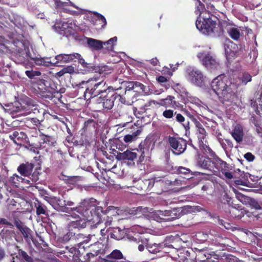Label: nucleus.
Wrapping results in <instances>:
<instances>
[{"label": "nucleus", "mask_w": 262, "mask_h": 262, "mask_svg": "<svg viewBox=\"0 0 262 262\" xmlns=\"http://www.w3.org/2000/svg\"><path fill=\"white\" fill-rule=\"evenodd\" d=\"M211 87L223 103H231L234 100L237 86L226 76H219L214 78L212 81Z\"/></svg>", "instance_id": "nucleus-1"}, {"label": "nucleus", "mask_w": 262, "mask_h": 262, "mask_svg": "<svg viewBox=\"0 0 262 262\" xmlns=\"http://www.w3.org/2000/svg\"><path fill=\"white\" fill-rule=\"evenodd\" d=\"M97 201L93 198H86L82 200L78 206L70 208V210L75 211L82 216L86 217L88 220H93V214L97 217L103 209L101 207L97 206Z\"/></svg>", "instance_id": "nucleus-2"}, {"label": "nucleus", "mask_w": 262, "mask_h": 262, "mask_svg": "<svg viewBox=\"0 0 262 262\" xmlns=\"http://www.w3.org/2000/svg\"><path fill=\"white\" fill-rule=\"evenodd\" d=\"M83 85L86 88L84 95L86 96L88 94L90 98L99 95L103 96L110 91V87L106 84V81L100 80L96 77L90 78L87 81H82L78 85L79 88H83Z\"/></svg>", "instance_id": "nucleus-3"}, {"label": "nucleus", "mask_w": 262, "mask_h": 262, "mask_svg": "<svg viewBox=\"0 0 262 262\" xmlns=\"http://www.w3.org/2000/svg\"><path fill=\"white\" fill-rule=\"evenodd\" d=\"M195 25L196 27L205 35L213 34L215 36H219L222 33L221 27L210 16L208 17L206 16H204L202 22L198 19L196 20Z\"/></svg>", "instance_id": "nucleus-4"}, {"label": "nucleus", "mask_w": 262, "mask_h": 262, "mask_svg": "<svg viewBox=\"0 0 262 262\" xmlns=\"http://www.w3.org/2000/svg\"><path fill=\"white\" fill-rule=\"evenodd\" d=\"M55 59L56 60V61L54 63V65L56 66H59V65L58 64L59 62L67 63L72 61L75 62L78 60L79 63L81 64L84 68H85L88 71L90 72L96 70L91 63L86 62L84 59H83L78 53L61 54L56 56Z\"/></svg>", "instance_id": "nucleus-5"}, {"label": "nucleus", "mask_w": 262, "mask_h": 262, "mask_svg": "<svg viewBox=\"0 0 262 262\" xmlns=\"http://www.w3.org/2000/svg\"><path fill=\"white\" fill-rule=\"evenodd\" d=\"M210 48L206 49L197 54V57L202 64L210 70L217 69L219 67V62L215 56L210 51Z\"/></svg>", "instance_id": "nucleus-6"}, {"label": "nucleus", "mask_w": 262, "mask_h": 262, "mask_svg": "<svg viewBox=\"0 0 262 262\" xmlns=\"http://www.w3.org/2000/svg\"><path fill=\"white\" fill-rule=\"evenodd\" d=\"M168 143L171 149L172 153L179 156L185 152L187 146V142L182 138L169 136Z\"/></svg>", "instance_id": "nucleus-7"}, {"label": "nucleus", "mask_w": 262, "mask_h": 262, "mask_svg": "<svg viewBox=\"0 0 262 262\" xmlns=\"http://www.w3.org/2000/svg\"><path fill=\"white\" fill-rule=\"evenodd\" d=\"M186 73L187 79L191 83L198 86H202L204 84L206 77L199 70L189 67L187 69Z\"/></svg>", "instance_id": "nucleus-8"}, {"label": "nucleus", "mask_w": 262, "mask_h": 262, "mask_svg": "<svg viewBox=\"0 0 262 262\" xmlns=\"http://www.w3.org/2000/svg\"><path fill=\"white\" fill-rule=\"evenodd\" d=\"M117 98L121 99V96L114 91H108L103 96H100L97 100L98 103H102L104 108L111 110L114 105V102Z\"/></svg>", "instance_id": "nucleus-9"}, {"label": "nucleus", "mask_w": 262, "mask_h": 262, "mask_svg": "<svg viewBox=\"0 0 262 262\" xmlns=\"http://www.w3.org/2000/svg\"><path fill=\"white\" fill-rule=\"evenodd\" d=\"M56 30L60 34L67 37L74 34L75 24L72 21L56 23L54 25Z\"/></svg>", "instance_id": "nucleus-10"}, {"label": "nucleus", "mask_w": 262, "mask_h": 262, "mask_svg": "<svg viewBox=\"0 0 262 262\" xmlns=\"http://www.w3.org/2000/svg\"><path fill=\"white\" fill-rule=\"evenodd\" d=\"M12 111L17 114L18 116H27L31 113L35 114L36 112H39L36 105L28 103L24 105L20 104L19 106H16Z\"/></svg>", "instance_id": "nucleus-11"}, {"label": "nucleus", "mask_w": 262, "mask_h": 262, "mask_svg": "<svg viewBox=\"0 0 262 262\" xmlns=\"http://www.w3.org/2000/svg\"><path fill=\"white\" fill-rule=\"evenodd\" d=\"M195 126L197 128V134L198 137L201 141L199 142V145L201 148H202L203 149L207 151V150H210V148L208 146L203 143V141L202 140H204L206 136V132L204 128L203 127V125L199 122H196L195 123Z\"/></svg>", "instance_id": "nucleus-12"}, {"label": "nucleus", "mask_w": 262, "mask_h": 262, "mask_svg": "<svg viewBox=\"0 0 262 262\" xmlns=\"http://www.w3.org/2000/svg\"><path fill=\"white\" fill-rule=\"evenodd\" d=\"M228 164L218 157H213L212 158L211 166L213 171H221L222 170H225V168L228 167Z\"/></svg>", "instance_id": "nucleus-13"}, {"label": "nucleus", "mask_w": 262, "mask_h": 262, "mask_svg": "<svg viewBox=\"0 0 262 262\" xmlns=\"http://www.w3.org/2000/svg\"><path fill=\"white\" fill-rule=\"evenodd\" d=\"M124 259L122 252L117 249L114 250L105 258L102 259L101 262H116L117 260Z\"/></svg>", "instance_id": "nucleus-14"}, {"label": "nucleus", "mask_w": 262, "mask_h": 262, "mask_svg": "<svg viewBox=\"0 0 262 262\" xmlns=\"http://www.w3.org/2000/svg\"><path fill=\"white\" fill-rule=\"evenodd\" d=\"M34 168V165L27 162L21 164L17 168L18 172L24 177H29L32 173Z\"/></svg>", "instance_id": "nucleus-15"}, {"label": "nucleus", "mask_w": 262, "mask_h": 262, "mask_svg": "<svg viewBox=\"0 0 262 262\" xmlns=\"http://www.w3.org/2000/svg\"><path fill=\"white\" fill-rule=\"evenodd\" d=\"M188 211V207L176 208L170 210V215L167 220H173L180 217L181 215L186 213Z\"/></svg>", "instance_id": "nucleus-16"}, {"label": "nucleus", "mask_w": 262, "mask_h": 262, "mask_svg": "<svg viewBox=\"0 0 262 262\" xmlns=\"http://www.w3.org/2000/svg\"><path fill=\"white\" fill-rule=\"evenodd\" d=\"M137 157V152L127 150L123 152H119L116 156V159L118 160H127L129 161H134Z\"/></svg>", "instance_id": "nucleus-17"}, {"label": "nucleus", "mask_w": 262, "mask_h": 262, "mask_svg": "<svg viewBox=\"0 0 262 262\" xmlns=\"http://www.w3.org/2000/svg\"><path fill=\"white\" fill-rule=\"evenodd\" d=\"M26 56L34 60L35 63L39 66H45L49 67L54 65V63L52 62L50 58H33L31 56L30 53H27Z\"/></svg>", "instance_id": "nucleus-18"}, {"label": "nucleus", "mask_w": 262, "mask_h": 262, "mask_svg": "<svg viewBox=\"0 0 262 262\" xmlns=\"http://www.w3.org/2000/svg\"><path fill=\"white\" fill-rule=\"evenodd\" d=\"M231 135L237 143H241L244 137V132L242 126L240 125H236L233 130L231 132Z\"/></svg>", "instance_id": "nucleus-19"}, {"label": "nucleus", "mask_w": 262, "mask_h": 262, "mask_svg": "<svg viewBox=\"0 0 262 262\" xmlns=\"http://www.w3.org/2000/svg\"><path fill=\"white\" fill-rule=\"evenodd\" d=\"M183 181L180 179H176L174 181H172L168 180L161 179L159 178H155L154 182L158 184L159 183L161 185H169L171 186H181L183 184Z\"/></svg>", "instance_id": "nucleus-20"}, {"label": "nucleus", "mask_w": 262, "mask_h": 262, "mask_svg": "<svg viewBox=\"0 0 262 262\" xmlns=\"http://www.w3.org/2000/svg\"><path fill=\"white\" fill-rule=\"evenodd\" d=\"M88 47L93 51L103 48V41L92 38H86Z\"/></svg>", "instance_id": "nucleus-21"}, {"label": "nucleus", "mask_w": 262, "mask_h": 262, "mask_svg": "<svg viewBox=\"0 0 262 262\" xmlns=\"http://www.w3.org/2000/svg\"><path fill=\"white\" fill-rule=\"evenodd\" d=\"M212 164V158H204L201 159L198 162V166L202 168L207 169L210 171L212 170V167L211 166Z\"/></svg>", "instance_id": "nucleus-22"}, {"label": "nucleus", "mask_w": 262, "mask_h": 262, "mask_svg": "<svg viewBox=\"0 0 262 262\" xmlns=\"http://www.w3.org/2000/svg\"><path fill=\"white\" fill-rule=\"evenodd\" d=\"M34 206L36 209V214L37 215L43 214L46 216H49L48 210L45 205L37 201L36 202L34 203Z\"/></svg>", "instance_id": "nucleus-23"}, {"label": "nucleus", "mask_w": 262, "mask_h": 262, "mask_svg": "<svg viewBox=\"0 0 262 262\" xmlns=\"http://www.w3.org/2000/svg\"><path fill=\"white\" fill-rule=\"evenodd\" d=\"M134 92H142L144 93L145 95H148L151 94L152 92L150 91V89L148 88H147L142 83L138 82V81H134Z\"/></svg>", "instance_id": "nucleus-24"}, {"label": "nucleus", "mask_w": 262, "mask_h": 262, "mask_svg": "<svg viewBox=\"0 0 262 262\" xmlns=\"http://www.w3.org/2000/svg\"><path fill=\"white\" fill-rule=\"evenodd\" d=\"M229 36L233 40H237L241 36L240 30L238 28L230 27L227 29Z\"/></svg>", "instance_id": "nucleus-25"}, {"label": "nucleus", "mask_w": 262, "mask_h": 262, "mask_svg": "<svg viewBox=\"0 0 262 262\" xmlns=\"http://www.w3.org/2000/svg\"><path fill=\"white\" fill-rule=\"evenodd\" d=\"M211 257V254L207 250H200L196 254L198 259L202 262L207 261Z\"/></svg>", "instance_id": "nucleus-26"}, {"label": "nucleus", "mask_w": 262, "mask_h": 262, "mask_svg": "<svg viewBox=\"0 0 262 262\" xmlns=\"http://www.w3.org/2000/svg\"><path fill=\"white\" fill-rule=\"evenodd\" d=\"M155 103V101H150L144 104V105L142 106H141L139 110H137V108L134 110L135 114L137 116L138 118H140V116H138V115H142L143 113H145L146 111L149 109V107L150 106L151 103Z\"/></svg>", "instance_id": "nucleus-27"}, {"label": "nucleus", "mask_w": 262, "mask_h": 262, "mask_svg": "<svg viewBox=\"0 0 262 262\" xmlns=\"http://www.w3.org/2000/svg\"><path fill=\"white\" fill-rule=\"evenodd\" d=\"M174 115H176V119L177 121H178L179 123H182V125L186 132L188 130H189L190 128L189 121H187L186 122H185V118L181 114L177 113V112H175Z\"/></svg>", "instance_id": "nucleus-28"}, {"label": "nucleus", "mask_w": 262, "mask_h": 262, "mask_svg": "<svg viewBox=\"0 0 262 262\" xmlns=\"http://www.w3.org/2000/svg\"><path fill=\"white\" fill-rule=\"evenodd\" d=\"M91 221V220H88L86 217H83V219H80L79 220L73 222L72 223V226L74 228H84L86 226L87 222Z\"/></svg>", "instance_id": "nucleus-29"}, {"label": "nucleus", "mask_w": 262, "mask_h": 262, "mask_svg": "<svg viewBox=\"0 0 262 262\" xmlns=\"http://www.w3.org/2000/svg\"><path fill=\"white\" fill-rule=\"evenodd\" d=\"M146 208H142V207H139L136 208H133L129 209L127 210L128 213L130 215H139L140 216L141 215H143L146 211Z\"/></svg>", "instance_id": "nucleus-30"}, {"label": "nucleus", "mask_w": 262, "mask_h": 262, "mask_svg": "<svg viewBox=\"0 0 262 262\" xmlns=\"http://www.w3.org/2000/svg\"><path fill=\"white\" fill-rule=\"evenodd\" d=\"M57 205L58 206L56 210L68 212L70 208L66 207V200H62L60 198L57 197Z\"/></svg>", "instance_id": "nucleus-31"}, {"label": "nucleus", "mask_w": 262, "mask_h": 262, "mask_svg": "<svg viewBox=\"0 0 262 262\" xmlns=\"http://www.w3.org/2000/svg\"><path fill=\"white\" fill-rule=\"evenodd\" d=\"M141 133V131L137 130L135 132H133L132 134L126 135L124 137L123 140L126 143H130L135 140L137 136H138Z\"/></svg>", "instance_id": "nucleus-32"}, {"label": "nucleus", "mask_w": 262, "mask_h": 262, "mask_svg": "<svg viewBox=\"0 0 262 262\" xmlns=\"http://www.w3.org/2000/svg\"><path fill=\"white\" fill-rule=\"evenodd\" d=\"M19 230L22 233L24 237L26 239H30L32 238V231L27 226H24Z\"/></svg>", "instance_id": "nucleus-33"}, {"label": "nucleus", "mask_w": 262, "mask_h": 262, "mask_svg": "<svg viewBox=\"0 0 262 262\" xmlns=\"http://www.w3.org/2000/svg\"><path fill=\"white\" fill-rule=\"evenodd\" d=\"M117 40V37H114L113 38H111L107 41L103 42V46H106L105 48L108 50H112L114 46V43L116 42Z\"/></svg>", "instance_id": "nucleus-34"}, {"label": "nucleus", "mask_w": 262, "mask_h": 262, "mask_svg": "<svg viewBox=\"0 0 262 262\" xmlns=\"http://www.w3.org/2000/svg\"><path fill=\"white\" fill-rule=\"evenodd\" d=\"M45 200L49 203L55 210L57 207V196H45Z\"/></svg>", "instance_id": "nucleus-35"}, {"label": "nucleus", "mask_w": 262, "mask_h": 262, "mask_svg": "<svg viewBox=\"0 0 262 262\" xmlns=\"http://www.w3.org/2000/svg\"><path fill=\"white\" fill-rule=\"evenodd\" d=\"M122 85L125 88V94H126L127 92L130 91L134 89V81H124Z\"/></svg>", "instance_id": "nucleus-36"}, {"label": "nucleus", "mask_w": 262, "mask_h": 262, "mask_svg": "<svg viewBox=\"0 0 262 262\" xmlns=\"http://www.w3.org/2000/svg\"><path fill=\"white\" fill-rule=\"evenodd\" d=\"M240 79L242 83L246 85L248 82L251 81L252 76L248 73L244 72L243 73Z\"/></svg>", "instance_id": "nucleus-37"}, {"label": "nucleus", "mask_w": 262, "mask_h": 262, "mask_svg": "<svg viewBox=\"0 0 262 262\" xmlns=\"http://www.w3.org/2000/svg\"><path fill=\"white\" fill-rule=\"evenodd\" d=\"M195 5L196 6V8L195 11L196 14H199V16H200L202 13H207L206 11L203 12L204 9V5L200 1H198L196 2Z\"/></svg>", "instance_id": "nucleus-38"}, {"label": "nucleus", "mask_w": 262, "mask_h": 262, "mask_svg": "<svg viewBox=\"0 0 262 262\" xmlns=\"http://www.w3.org/2000/svg\"><path fill=\"white\" fill-rule=\"evenodd\" d=\"M253 123L256 127L255 130L257 135L260 137H262V127L261 123L259 121L255 119L254 120Z\"/></svg>", "instance_id": "nucleus-39"}, {"label": "nucleus", "mask_w": 262, "mask_h": 262, "mask_svg": "<svg viewBox=\"0 0 262 262\" xmlns=\"http://www.w3.org/2000/svg\"><path fill=\"white\" fill-rule=\"evenodd\" d=\"M18 254L27 262L33 261V258L31 256H29L25 251L21 249L19 250Z\"/></svg>", "instance_id": "nucleus-40"}, {"label": "nucleus", "mask_w": 262, "mask_h": 262, "mask_svg": "<svg viewBox=\"0 0 262 262\" xmlns=\"http://www.w3.org/2000/svg\"><path fill=\"white\" fill-rule=\"evenodd\" d=\"M137 151H138L140 154V156L139 157V161L140 162H142L144 158V154L145 152V150H147L144 147L143 144H140L139 146V148L136 149Z\"/></svg>", "instance_id": "nucleus-41"}, {"label": "nucleus", "mask_w": 262, "mask_h": 262, "mask_svg": "<svg viewBox=\"0 0 262 262\" xmlns=\"http://www.w3.org/2000/svg\"><path fill=\"white\" fill-rule=\"evenodd\" d=\"M25 73L30 79H33L36 76H39L41 75V73L39 71H35L33 70H27L25 72Z\"/></svg>", "instance_id": "nucleus-42"}, {"label": "nucleus", "mask_w": 262, "mask_h": 262, "mask_svg": "<svg viewBox=\"0 0 262 262\" xmlns=\"http://www.w3.org/2000/svg\"><path fill=\"white\" fill-rule=\"evenodd\" d=\"M23 180V178L17 174H13V176L10 178L11 182L16 185L18 184L20 182H22Z\"/></svg>", "instance_id": "nucleus-43"}, {"label": "nucleus", "mask_w": 262, "mask_h": 262, "mask_svg": "<svg viewBox=\"0 0 262 262\" xmlns=\"http://www.w3.org/2000/svg\"><path fill=\"white\" fill-rule=\"evenodd\" d=\"M225 53L227 56V58H230V57H233L236 55L237 52L236 50H231L229 46L225 47Z\"/></svg>", "instance_id": "nucleus-44"}, {"label": "nucleus", "mask_w": 262, "mask_h": 262, "mask_svg": "<svg viewBox=\"0 0 262 262\" xmlns=\"http://www.w3.org/2000/svg\"><path fill=\"white\" fill-rule=\"evenodd\" d=\"M229 165H228V167H226L224 170H222L221 172L222 174L225 176V178L227 179H231L233 178L232 173L231 172L229 171Z\"/></svg>", "instance_id": "nucleus-45"}, {"label": "nucleus", "mask_w": 262, "mask_h": 262, "mask_svg": "<svg viewBox=\"0 0 262 262\" xmlns=\"http://www.w3.org/2000/svg\"><path fill=\"white\" fill-rule=\"evenodd\" d=\"M79 179V177L77 176H68L66 177L65 180L69 184H74L78 181Z\"/></svg>", "instance_id": "nucleus-46"}, {"label": "nucleus", "mask_w": 262, "mask_h": 262, "mask_svg": "<svg viewBox=\"0 0 262 262\" xmlns=\"http://www.w3.org/2000/svg\"><path fill=\"white\" fill-rule=\"evenodd\" d=\"M147 248L148 249V251L152 253H156L160 251L158 245L157 244H154L151 246H148Z\"/></svg>", "instance_id": "nucleus-47"}, {"label": "nucleus", "mask_w": 262, "mask_h": 262, "mask_svg": "<svg viewBox=\"0 0 262 262\" xmlns=\"http://www.w3.org/2000/svg\"><path fill=\"white\" fill-rule=\"evenodd\" d=\"M174 114L173 111L171 110H166L163 113V116L167 119L172 118Z\"/></svg>", "instance_id": "nucleus-48"}, {"label": "nucleus", "mask_w": 262, "mask_h": 262, "mask_svg": "<svg viewBox=\"0 0 262 262\" xmlns=\"http://www.w3.org/2000/svg\"><path fill=\"white\" fill-rule=\"evenodd\" d=\"M174 99V97L172 96H168L166 98L162 99V100L172 105L173 107H174L175 105H177V102L176 101L173 100Z\"/></svg>", "instance_id": "nucleus-49"}, {"label": "nucleus", "mask_w": 262, "mask_h": 262, "mask_svg": "<svg viewBox=\"0 0 262 262\" xmlns=\"http://www.w3.org/2000/svg\"><path fill=\"white\" fill-rule=\"evenodd\" d=\"M94 14L97 17L98 20L99 21H101L104 23L102 27L105 26L106 25V20L105 17L101 15V14H99V13L97 12H93Z\"/></svg>", "instance_id": "nucleus-50"}, {"label": "nucleus", "mask_w": 262, "mask_h": 262, "mask_svg": "<svg viewBox=\"0 0 262 262\" xmlns=\"http://www.w3.org/2000/svg\"><path fill=\"white\" fill-rule=\"evenodd\" d=\"M63 71L65 74L69 73V74H72L74 73L75 72V69L74 67L72 66H67L62 69Z\"/></svg>", "instance_id": "nucleus-51"}, {"label": "nucleus", "mask_w": 262, "mask_h": 262, "mask_svg": "<svg viewBox=\"0 0 262 262\" xmlns=\"http://www.w3.org/2000/svg\"><path fill=\"white\" fill-rule=\"evenodd\" d=\"M41 139L42 140V143H48L50 144V141L52 139L51 136L44 135L43 134L40 135Z\"/></svg>", "instance_id": "nucleus-52"}, {"label": "nucleus", "mask_w": 262, "mask_h": 262, "mask_svg": "<svg viewBox=\"0 0 262 262\" xmlns=\"http://www.w3.org/2000/svg\"><path fill=\"white\" fill-rule=\"evenodd\" d=\"M119 231H114L113 232H111L109 234V236L111 238H114L117 240H119L121 238V237L120 236H119Z\"/></svg>", "instance_id": "nucleus-53"}, {"label": "nucleus", "mask_w": 262, "mask_h": 262, "mask_svg": "<svg viewBox=\"0 0 262 262\" xmlns=\"http://www.w3.org/2000/svg\"><path fill=\"white\" fill-rule=\"evenodd\" d=\"M250 200V205L256 209H260L261 208L260 205L258 203L253 199H251L249 198Z\"/></svg>", "instance_id": "nucleus-54"}, {"label": "nucleus", "mask_w": 262, "mask_h": 262, "mask_svg": "<svg viewBox=\"0 0 262 262\" xmlns=\"http://www.w3.org/2000/svg\"><path fill=\"white\" fill-rule=\"evenodd\" d=\"M157 81L161 83L162 86H164L166 87V89H167L168 87L165 84L166 82L167 81V79L166 77L164 76H160L157 78Z\"/></svg>", "instance_id": "nucleus-55"}, {"label": "nucleus", "mask_w": 262, "mask_h": 262, "mask_svg": "<svg viewBox=\"0 0 262 262\" xmlns=\"http://www.w3.org/2000/svg\"><path fill=\"white\" fill-rule=\"evenodd\" d=\"M5 225L10 227L11 228H12L14 226L11 223H10L7 219L4 218H0V225Z\"/></svg>", "instance_id": "nucleus-56"}, {"label": "nucleus", "mask_w": 262, "mask_h": 262, "mask_svg": "<svg viewBox=\"0 0 262 262\" xmlns=\"http://www.w3.org/2000/svg\"><path fill=\"white\" fill-rule=\"evenodd\" d=\"M244 158L248 161L252 162L255 159V156L251 152H247L244 155Z\"/></svg>", "instance_id": "nucleus-57"}, {"label": "nucleus", "mask_w": 262, "mask_h": 262, "mask_svg": "<svg viewBox=\"0 0 262 262\" xmlns=\"http://www.w3.org/2000/svg\"><path fill=\"white\" fill-rule=\"evenodd\" d=\"M236 198L242 202L249 200V198L245 196V195L241 193H237Z\"/></svg>", "instance_id": "nucleus-58"}, {"label": "nucleus", "mask_w": 262, "mask_h": 262, "mask_svg": "<svg viewBox=\"0 0 262 262\" xmlns=\"http://www.w3.org/2000/svg\"><path fill=\"white\" fill-rule=\"evenodd\" d=\"M39 173L37 172H34L32 174H31V177L30 179L32 182H36L39 179Z\"/></svg>", "instance_id": "nucleus-59"}, {"label": "nucleus", "mask_w": 262, "mask_h": 262, "mask_svg": "<svg viewBox=\"0 0 262 262\" xmlns=\"http://www.w3.org/2000/svg\"><path fill=\"white\" fill-rule=\"evenodd\" d=\"M19 135V133L15 131L14 132L12 135H10V138L13 141V142L15 143H16V141L15 140L16 139H18L19 138V137H18Z\"/></svg>", "instance_id": "nucleus-60"}, {"label": "nucleus", "mask_w": 262, "mask_h": 262, "mask_svg": "<svg viewBox=\"0 0 262 262\" xmlns=\"http://www.w3.org/2000/svg\"><path fill=\"white\" fill-rule=\"evenodd\" d=\"M14 224L18 229H20L22 227L24 226L22 222L17 219H15Z\"/></svg>", "instance_id": "nucleus-61"}, {"label": "nucleus", "mask_w": 262, "mask_h": 262, "mask_svg": "<svg viewBox=\"0 0 262 262\" xmlns=\"http://www.w3.org/2000/svg\"><path fill=\"white\" fill-rule=\"evenodd\" d=\"M170 210H165V211H159V215H163L164 216H167V217H169V216L170 215Z\"/></svg>", "instance_id": "nucleus-62"}, {"label": "nucleus", "mask_w": 262, "mask_h": 262, "mask_svg": "<svg viewBox=\"0 0 262 262\" xmlns=\"http://www.w3.org/2000/svg\"><path fill=\"white\" fill-rule=\"evenodd\" d=\"M179 171L180 173H188L189 172L190 170L189 169H187L184 167H181L179 168Z\"/></svg>", "instance_id": "nucleus-63"}, {"label": "nucleus", "mask_w": 262, "mask_h": 262, "mask_svg": "<svg viewBox=\"0 0 262 262\" xmlns=\"http://www.w3.org/2000/svg\"><path fill=\"white\" fill-rule=\"evenodd\" d=\"M31 122L34 123L36 126H38L40 124V121L36 118L32 119Z\"/></svg>", "instance_id": "nucleus-64"}]
</instances>
